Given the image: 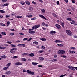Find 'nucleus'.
<instances>
[{
    "mask_svg": "<svg viewBox=\"0 0 77 77\" xmlns=\"http://www.w3.org/2000/svg\"><path fill=\"white\" fill-rule=\"evenodd\" d=\"M32 4H34V5H36V3L35 2H34V1H32Z\"/></svg>",
    "mask_w": 77,
    "mask_h": 77,
    "instance_id": "nucleus-49",
    "label": "nucleus"
},
{
    "mask_svg": "<svg viewBox=\"0 0 77 77\" xmlns=\"http://www.w3.org/2000/svg\"><path fill=\"white\" fill-rule=\"evenodd\" d=\"M7 44H12V42H7Z\"/></svg>",
    "mask_w": 77,
    "mask_h": 77,
    "instance_id": "nucleus-48",
    "label": "nucleus"
},
{
    "mask_svg": "<svg viewBox=\"0 0 77 77\" xmlns=\"http://www.w3.org/2000/svg\"><path fill=\"white\" fill-rule=\"evenodd\" d=\"M8 3L5 4L4 5H3L2 6H8Z\"/></svg>",
    "mask_w": 77,
    "mask_h": 77,
    "instance_id": "nucleus-28",
    "label": "nucleus"
},
{
    "mask_svg": "<svg viewBox=\"0 0 77 77\" xmlns=\"http://www.w3.org/2000/svg\"><path fill=\"white\" fill-rule=\"evenodd\" d=\"M31 39H32V38L30 37L29 38V39H28V40H27V41L28 42H29V41H31Z\"/></svg>",
    "mask_w": 77,
    "mask_h": 77,
    "instance_id": "nucleus-42",
    "label": "nucleus"
},
{
    "mask_svg": "<svg viewBox=\"0 0 77 77\" xmlns=\"http://www.w3.org/2000/svg\"><path fill=\"white\" fill-rule=\"evenodd\" d=\"M29 32L31 34H34V33H35V31H29Z\"/></svg>",
    "mask_w": 77,
    "mask_h": 77,
    "instance_id": "nucleus-10",
    "label": "nucleus"
},
{
    "mask_svg": "<svg viewBox=\"0 0 77 77\" xmlns=\"http://www.w3.org/2000/svg\"><path fill=\"white\" fill-rule=\"evenodd\" d=\"M1 34L3 35H6V33L5 32H1Z\"/></svg>",
    "mask_w": 77,
    "mask_h": 77,
    "instance_id": "nucleus-16",
    "label": "nucleus"
},
{
    "mask_svg": "<svg viewBox=\"0 0 77 77\" xmlns=\"http://www.w3.org/2000/svg\"><path fill=\"white\" fill-rule=\"evenodd\" d=\"M70 22L71 24H74L75 23V22L74 21V20H72Z\"/></svg>",
    "mask_w": 77,
    "mask_h": 77,
    "instance_id": "nucleus-15",
    "label": "nucleus"
},
{
    "mask_svg": "<svg viewBox=\"0 0 77 77\" xmlns=\"http://www.w3.org/2000/svg\"><path fill=\"white\" fill-rule=\"evenodd\" d=\"M23 61H26V58H23Z\"/></svg>",
    "mask_w": 77,
    "mask_h": 77,
    "instance_id": "nucleus-64",
    "label": "nucleus"
},
{
    "mask_svg": "<svg viewBox=\"0 0 77 77\" xmlns=\"http://www.w3.org/2000/svg\"><path fill=\"white\" fill-rule=\"evenodd\" d=\"M64 1L66 3H68V0H64Z\"/></svg>",
    "mask_w": 77,
    "mask_h": 77,
    "instance_id": "nucleus-61",
    "label": "nucleus"
},
{
    "mask_svg": "<svg viewBox=\"0 0 77 77\" xmlns=\"http://www.w3.org/2000/svg\"><path fill=\"white\" fill-rule=\"evenodd\" d=\"M10 52L11 53H12V54H14L15 53V51H13V50L11 49V50L10 51Z\"/></svg>",
    "mask_w": 77,
    "mask_h": 77,
    "instance_id": "nucleus-13",
    "label": "nucleus"
},
{
    "mask_svg": "<svg viewBox=\"0 0 77 77\" xmlns=\"http://www.w3.org/2000/svg\"><path fill=\"white\" fill-rule=\"evenodd\" d=\"M3 36L1 34H0V38H2Z\"/></svg>",
    "mask_w": 77,
    "mask_h": 77,
    "instance_id": "nucleus-60",
    "label": "nucleus"
},
{
    "mask_svg": "<svg viewBox=\"0 0 77 77\" xmlns=\"http://www.w3.org/2000/svg\"><path fill=\"white\" fill-rule=\"evenodd\" d=\"M57 5H59V1H58L57 2Z\"/></svg>",
    "mask_w": 77,
    "mask_h": 77,
    "instance_id": "nucleus-53",
    "label": "nucleus"
},
{
    "mask_svg": "<svg viewBox=\"0 0 77 77\" xmlns=\"http://www.w3.org/2000/svg\"><path fill=\"white\" fill-rule=\"evenodd\" d=\"M72 3H75V1L74 0H72Z\"/></svg>",
    "mask_w": 77,
    "mask_h": 77,
    "instance_id": "nucleus-58",
    "label": "nucleus"
},
{
    "mask_svg": "<svg viewBox=\"0 0 77 77\" xmlns=\"http://www.w3.org/2000/svg\"><path fill=\"white\" fill-rule=\"evenodd\" d=\"M11 47H13V48H15V47H16V45H15L11 44L10 45Z\"/></svg>",
    "mask_w": 77,
    "mask_h": 77,
    "instance_id": "nucleus-23",
    "label": "nucleus"
},
{
    "mask_svg": "<svg viewBox=\"0 0 77 77\" xmlns=\"http://www.w3.org/2000/svg\"><path fill=\"white\" fill-rule=\"evenodd\" d=\"M71 49H72V50H75V48L74 47H71L70 48Z\"/></svg>",
    "mask_w": 77,
    "mask_h": 77,
    "instance_id": "nucleus-57",
    "label": "nucleus"
},
{
    "mask_svg": "<svg viewBox=\"0 0 77 77\" xmlns=\"http://www.w3.org/2000/svg\"><path fill=\"white\" fill-rule=\"evenodd\" d=\"M45 22H43L42 23V26H45Z\"/></svg>",
    "mask_w": 77,
    "mask_h": 77,
    "instance_id": "nucleus-56",
    "label": "nucleus"
},
{
    "mask_svg": "<svg viewBox=\"0 0 77 77\" xmlns=\"http://www.w3.org/2000/svg\"><path fill=\"white\" fill-rule=\"evenodd\" d=\"M51 33H52V34H53V33H56V32L54 31H51L50 32Z\"/></svg>",
    "mask_w": 77,
    "mask_h": 77,
    "instance_id": "nucleus-22",
    "label": "nucleus"
},
{
    "mask_svg": "<svg viewBox=\"0 0 77 77\" xmlns=\"http://www.w3.org/2000/svg\"><path fill=\"white\" fill-rule=\"evenodd\" d=\"M10 74H11V71H8L5 72V74L6 75H9Z\"/></svg>",
    "mask_w": 77,
    "mask_h": 77,
    "instance_id": "nucleus-14",
    "label": "nucleus"
},
{
    "mask_svg": "<svg viewBox=\"0 0 77 77\" xmlns=\"http://www.w3.org/2000/svg\"><path fill=\"white\" fill-rule=\"evenodd\" d=\"M66 20H68V21H72V19H71V18H68L66 19Z\"/></svg>",
    "mask_w": 77,
    "mask_h": 77,
    "instance_id": "nucleus-36",
    "label": "nucleus"
},
{
    "mask_svg": "<svg viewBox=\"0 0 77 77\" xmlns=\"http://www.w3.org/2000/svg\"><path fill=\"white\" fill-rule=\"evenodd\" d=\"M23 72H26V70L24 69H23Z\"/></svg>",
    "mask_w": 77,
    "mask_h": 77,
    "instance_id": "nucleus-62",
    "label": "nucleus"
},
{
    "mask_svg": "<svg viewBox=\"0 0 77 77\" xmlns=\"http://www.w3.org/2000/svg\"><path fill=\"white\" fill-rule=\"evenodd\" d=\"M0 12H1V13H5V11L2 10H0Z\"/></svg>",
    "mask_w": 77,
    "mask_h": 77,
    "instance_id": "nucleus-37",
    "label": "nucleus"
},
{
    "mask_svg": "<svg viewBox=\"0 0 77 77\" xmlns=\"http://www.w3.org/2000/svg\"><path fill=\"white\" fill-rule=\"evenodd\" d=\"M55 42L57 43V42H63L60 40H55L54 41Z\"/></svg>",
    "mask_w": 77,
    "mask_h": 77,
    "instance_id": "nucleus-11",
    "label": "nucleus"
},
{
    "mask_svg": "<svg viewBox=\"0 0 77 77\" xmlns=\"http://www.w3.org/2000/svg\"><path fill=\"white\" fill-rule=\"evenodd\" d=\"M41 48L42 49L44 50V49H45V48L44 46H42L41 47Z\"/></svg>",
    "mask_w": 77,
    "mask_h": 77,
    "instance_id": "nucleus-44",
    "label": "nucleus"
},
{
    "mask_svg": "<svg viewBox=\"0 0 77 77\" xmlns=\"http://www.w3.org/2000/svg\"><path fill=\"white\" fill-rule=\"evenodd\" d=\"M26 72L28 74H31L32 75H34V72H32L29 70H27L26 71Z\"/></svg>",
    "mask_w": 77,
    "mask_h": 77,
    "instance_id": "nucleus-3",
    "label": "nucleus"
},
{
    "mask_svg": "<svg viewBox=\"0 0 77 77\" xmlns=\"http://www.w3.org/2000/svg\"><path fill=\"white\" fill-rule=\"evenodd\" d=\"M16 65H22V63L20 62H17L15 63Z\"/></svg>",
    "mask_w": 77,
    "mask_h": 77,
    "instance_id": "nucleus-8",
    "label": "nucleus"
},
{
    "mask_svg": "<svg viewBox=\"0 0 77 77\" xmlns=\"http://www.w3.org/2000/svg\"><path fill=\"white\" fill-rule=\"evenodd\" d=\"M29 11H32L33 9V7H30L29 8Z\"/></svg>",
    "mask_w": 77,
    "mask_h": 77,
    "instance_id": "nucleus-26",
    "label": "nucleus"
},
{
    "mask_svg": "<svg viewBox=\"0 0 77 77\" xmlns=\"http://www.w3.org/2000/svg\"><path fill=\"white\" fill-rule=\"evenodd\" d=\"M73 37L74 38H77V35H73Z\"/></svg>",
    "mask_w": 77,
    "mask_h": 77,
    "instance_id": "nucleus-63",
    "label": "nucleus"
},
{
    "mask_svg": "<svg viewBox=\"0 0 77 77\" xmlns=\"http://www.w3.org/2000/svg\"><path fill=\"white\" fill-rule=\"evenodd\" d=\"M40 60H44V58L42 57H41L40 58Z\"/></svg>",
    "mask_w": 77,
    "mask_h": 77,
    "instance_id": "nucleus-54",
    "label": "nucleus"
},
{
    "mask_svg": "<svg viewBox=\"0 0 77 77\" xmlns=\"http://www.w3.org/2000/svg\"><path fill=\"white\" fill-rule=\"evenodd\" d=\"M40 26L41 25L38 24V25H35L32 27V29H34L35 30H36L37 28H38L40 27Z\"/></svg>",
    "mask_w": 77,
    "mask_h": 77,
    "instance_id": "nucleus-2",
    "label": "nucleus"
},
{
    "mask_svg": "<svg viewBox=\"0 0 77 77\" xmlns=\"http://www.w3.org/2000/svg\"><path fill=\"white\" fill-rule=\"evenodd\" d=\"M26 17H28V18H32L33 17V15H27L26 16Z\"/></svg>",
    "mask_w": 77,
    "mask_h": 77,
    "instance_id": "nucleus-12",
    "label": "nucleus"
},
{
    "mask_svg": "<svg viewBox=\"0 0 77 77\" xmlns=\"http://www.w3.org/2000/svg\"><path fill=\"white\" fill-rule=\"evenodd\" d=\"M7 26H9V24H10V22L9 21H8L7 22Z\"/></svg>",
    "mask_w": 77,
    "mask_h": 77,
    "instance_id": "nucleus-39",
    "label": "nucleus"
},
{
    "mask_svg": "<svg viewBox=\"0 0 77 77\" xmlns=\"http://www.w3.org/2000/svg\"><path fill=\"white\" fill-rule=\"evenodd\" d=\"M42 29H43V30H47V29L45 28L42 27Z\"/></svg>",
    "mask_w": 77,
    "mask_h": 77,
    "instance_id": "nucleus-55",
    "label": "nucleus"
},
{
    "mask_svg": "<svg viewBox=\"0 0 77 77\" xmlns=\"http://www.w3.org/2000/svg\"><path fill=\"white\" fill-rule=\"evenodd\" d=\"M11 65V63H9L7 65V66L8 67H9V66H10V65Z\"/></svg>",
    "mask_w": 77,
    "mask_h": 77,
    "instance_id": "nucleus-27",
    "label": "nucleus"
},
{
    "mask_svg": "<svg viewBox=\"0 0 77 77\" xmlns=\"http://www.w3.org/2000/svg\"><path fill=\"white\" fill-rule=\"evenodd\" d=\"M25 44H22V47H25Z\"/></svg>",
    "mask_w": 77,
    "mask_h": 77,
    "instance_id": "nucleus-59",
    "label": "nucleus"
},
{
    "mask_svg": "<svg viewBox=\"0 0 77 77\" xmlns=\"http://www.w3.org/2000/svg\"><path fill=\"white\" fill-rule=\"evenodd\" d=\"M39 17H41V18H43V19H44V20H47V18H46V17H44V16L43 15H42L41 14H40L39 15Z\"/></svg>",
    "mask_w": 77,
    "mask_h": 77,
    "instance_id": "nucleus-5",
    "label": "nucleus"
},
{
    "mask_svg": "<svg viewBox=\"0 0 77 77\" xmlns=\"http://www.w3.org/2000/svg\"><path fill=\"white\" fill-rule=\"evenodd\" d=\"M60 23H61V25L62 26V27L63 28H64V27H65V26L64 25V22H62V21H60Z\"/></svg>",
    "mask_w": 77,
    "mask_h": 77,
    "instance_id": "nucleus-7",
    "label": "nucleus"
},
{
    "mask_svg": "<svg viewBox=\"0 0 77 77\" xmlns=\"http://www.w3.org/2000/svg\"><path fill=\"white\" fill-rule=\"evenodd\" d=\"M0 25L1 26H5V24L4 23H0Z\"/></svg>",
    "mask_w": 77,
    "mask_h": 77,
    "instance_id": "nucleus-33",
    "label": "nucleus"
},
{
    "mask_svg": "<svg viewBox=\"0 0 77 77\" xmlns=\"http://www.w3.org/2000/svg\"><path fill=\"white\" fill-rule=\"evenodd\" d=\"M41 11H42V13L43 14L45 13V9H41Z\"/></svg>",
    "mask_w": 77,
    "mask_h": 77,
    "instance_id": "nucleus-19",
    "label": "nucleus"
},
{
    "mask_svg": "<svg viewBox=\"0 0 77 77\" xmlns=\"http://www.w3.org/2000/svg\"><path fill=\"white\" fill-rule=\"evenodd\" d=\"M19 34L21 35H24V34L23 32H20Z\"/></svg>",
    "mask_w": 77,
    "mask_h": 77,
    "instance_id": "nucleus-50",
    "label": "nucleus"
},
{
    "mask_svg": "<svg viewBox=\"0 0 77 77\" xmlns=\"http://www.w3.org/2000/svg\"><path fill=\"white\" fill-rule=\"evenodd\" d=\"M10 17V15H7L6 16V18H9Z\"/></svg>",
    "mask_w": 77,
    "mask_h": 77,
    "instance_id": "nucleus-47",
    "label": "nucleus"
},
{
    "mask_svg": "<svg viewBox=\"0 0 77 77\" xmlns=\"http://www.w3.org/2000/svg\"><path fill=\"white\" fill-rule=\"evenodd\" d=\"M1 57H2V59H6V58L7 57L6 55H3L1 56Z\"/></svg>",
    "mask_w": 77,
    "mask_h": 77,
    "instance_id": "nucleus-17",
    "label": "nucleus"
},
{
    "mask_svg": "<svg viewBox=\"0 0 77 77\" xmlns=\"http://www.w3.org/2000/svg\"><path fill=\"white\" fill-rule=\"evenodd\" d=\"M16 17L17 18H21L22 17V16H17Z\"/></svg>",
    "mask_w": 77,
    "mask_h": 77,
    "instance_id": "nucleus-35",
    "label": "nucleus"
},
{
    "mask_svg": "<svg viewBox=\"0 0 77 77\" xmlns=\"http://www.w3.org/2000/svg\"><path fill=\"white\" fill-rule=\"evenodd\" d=\"M66 32L69 36H72V33L69 30H66Z\"/></svg>",
    "mask_w": 77,
    "mask_h": 77,
    "instance_id": "nucleus-1",
    "label": "nucleus"
},
{
    "mask_svg": "<svg viewBox=\"0 0 77 77\" xmlns=\"http://www.w3.org/2000/svg\"><path fill=\"white\" fill-rule=\"evenodd\" d=\"M31 20H36V17H34V18H32L31 19Z\"/></svg>",
    "mask_w": 77,
    "mask_h": 77,
    "instance_id": "nucleus-40",
    "label": "nucleus"
},
{
    "mask_svg": "<svg viewBox=\"0 0 77 77\" xmlns=\"http://www.w3.org/2000/svg\"><path fill=\"white\" fill-rule=\"evenodd\" d=\"M28 39V38H25L23 39V41H26V40H27Z\"/></svg>",
    "mask_w": 77,
    "mask_h": 77,
    "instance_id": "nucleus-45",
    "label": "nucleus"
},
{
    "mask_svg": "<svg viewBox=\"0 0 77 77\" xmlns=\"http://www.w3.org/2000/svg\"><path fill=\"white\" fill-rule=\"evenodd\" d=\"M29 56H30L31 57H33V56H34V54L33 53H31L29 54Z\"/></svg>",
    "mask_w": 77,
    "mask_h": 77,
    "instance_id": "nucleus-21",
    "label": "nucleus"
},
{
    "mask_svg": "<svg viewBox=\"0 0 77 77\" xmlns=\"http://www.w3.org/2000/svg\"><path fill=\"white\" fill-rule=\"evenodd\" d=\"M44 51H38V53H43V52H44Z\"/></svg>",
    "mask_w": 77,
    "mask_h": 77,
    "instance_id": "nucleus-34",
    "label": "nucleus"
},
{
    "mask_svg": "<svg viewBox=\"0 0 77 77\" xmlns=\"http://www.w3.org/2000/svg\"><path fill=\"white\" fill-rule=\"evenodd\" d=\"M53 15L54 17H57V15H56V14L54 13L53 14Z\"/></svg>",
    "mask_w": 77,
    "mask_h": 77,
    "instance_id": "nucleus-38",
    "label": "nucleus"
},
{
    "mask_svg": "<svg viewBox=\"0 0 77 77\" xmlns=\"http://www.w3.org/2000/svg\"><path fill=\"white\" fill-rule=\"evenodd\" d=\"M33 44H36V45H37L38 44V42H33Z\"/></svg>",
    "mask_w": 77,
    "mask_h": 77,
    "instance_id": "nucleus-43",
    "label": "nucleus"
},
{
    "mask_svg": "<svg viewBox=\"0 0 77 77\" xmlns=\"http://www.w3.org/2000/svg\"><path fill=\"white\" fill-rule=\"evenodd\" d=\"M68 67L70 69L73 70V71H74V70H75V69H74V68L73 67H72V66H68Z\"/></svg>",
    "mask_w": 77,
    "mask_h": 77,
    "instance_id": "nucleus-6",
    "label": "nucleus"
},
{
    "mask_svg": "<svg viewBox=\"0 0 77 77\" xmlns=\"http://www.w3.org/2000/svg\"><path fill=\"white\" fill-rule=\"evenodd\" d=\"M11 49L13 51H16L17 50V49L16 48H12Z\"/></svg>",
    "mask_w": 77,
    "mask_h": 77,
    "instance_id": "nucleus-41",
    "label": "nucleus"
},
{
    "mask_svg": "<svg viewBox=\"0 0 77 77\" xmlns=\"http://www.w3.org/2000/svg\"><path fill=\"white\" fill-rule=\"evenodd\" d=\"M19 47H22V44H19L17 45Z\"/></svg>",
    "mask_w": 77,
    "mask_h": 77,
    "instance_id": "nucleus-52",
    "label": "nucleus"
},
{
    "mask_svg": "<svg viewBox=\"0 0 77 77\" xmlns=\"http://www.w3.org/2000/svg\"><path fill=\"white\" fill-rule=\"evenodd\" d=\"M65 51L63 50H61V54H65Z\"/></svg>",
    "mask_w": 77,
    "mask_h": 77,
    "instance_id": "nucleus-32",
    "label": "nucleus"
},
{
    "mask_svg": "<svg viewBox=\"0 0 77 77\" xmlns=\"http://www.w3.org/2000/svg\"><path fill=\"white\" fill-rule=\"evenodd\" d=\"M28 54V53H23L22 54V55H23V56H26V55H27Z\"/></svg>",
    "mask_w": 77,
    "mask_h": 77,
    "instance_id": "nucleus-29",
    "label": "nucleus"
},
{
    "mask_svg": "<svg viewBox=\"0 0 77 77\" xmlns=\"http://www.w3.org/2000/svg\"><path fill=\"white\" fill-rule=\"evenodd\" d=\"M40 40L43 41H46V39L45 38H40Z\"/></svg>",
    "mask_w": 77,
    "mask_h": 77,
    "instance_id": "nucleus-24",
    "label": "nucleus"
},
{
    "mask_svg": "<svg viewBox=\"0 0 77 77\" xmlns=\"http://www.w3.org/2000/svg\"><path fill=\"white\" fill-rule=\"evenodd\" d=\"M55 26L58 29H59V30H60V29H61V26H60V25L58 24H56L55 25Z\"/></svg>",
    "mask_w": 77,
    "mask_h": 77,
    "instance_id": "nucleus-4",
    "label": "nucleus"
},
{
    "mask_svg": "<svg viewBox=\"0 0 77 77\" xmlns=\"http://www.w3.org/2000/svg\"><path fill=\"white\" fill-rule=\"evenodd\" d=\"M20 3V4L22 5H25V2L24 1H21Z\"/></svg>",
    "mask_w": 77,
    "mask_h": 77,
    "instance_id": "nucleus-18",
    "label": "nucleus"
},
{
    "mask_svg": "<svg viewBox=\"0 0 77 77\" xmlns=\"http://www.w3.org/2000/svg\"><path fill=\"white\" fill-rule=\"evenodd\" d=\"M7 1V0H2V2H3V3H5V2H6Z\"/></svg>",
    "mask_w": 77,
    "mask_h": 77,
    "instance_id": "nucleus-46",
    "label": "nucleus"
},
{
    "mask_svg": "<svg viewBox=\"0 0 77 77\" xmlns=\"http://www.w3.org/2000/svg\"><path fill=\"white\" fill-rule=\"evenodd\" d=\"M10 35L11 36H14V33H10Z\"/></svg>",
    "mask_w": 77,
    "mask_h": 77,
    "instance_id": "nucleus-51",
    "label": "nucleus"
},
{
    "mask_svg": "<svg viewBox=\"0 0 77 77\" xmlns=\"http://www.w3.org/2000/svg\"><path fill=\"white\" fill-rule=\"evenodd\" d=\"M57 45L58 46H59V47H62L63 46V45L60 44H58Z\"/></svg>",
    "mask_w": 77,
    "mask_h": 77,
    "instance_id": "nucleus-31",
    "label": "nucleus"
},
{
    "mask_svg": "<svg viewBox=\"0 0 77 77\" xmlns=\"http://www.w3.org/2000/svg\"><path fill=\"white\" fill-rule=\"evenodd\" d=\"M57 53L58 54H62V50H59Z\"/></svg>",
    "mask_w": 77,
    "mask_h": 77,
    "instance_id": "nucleus-30",
    "label": "nucleus"
},
{
    "mask_svg": "<svg viewBox=\"0 0 77 77\" xmlns=\"http://www.w3.org/2000/svg\"><path fill=\"white\" fill-rule=\"evenodd\" d=\"M32 65H38V63H34L32 62Z\"/></svg>",
    "mask_w": 77,
    "mask_h": 77,
    "instance_id": "nucleus-25",
    "label": "nucleus"
},
{
    "mask_svg": "<svg viewBox=\"0 0 77 77\" xmlns=\"http://www.w3.org/2000/svg\"><path fill=\"white\" fill-rule=\"evenodd\" d=\"M9 69V67H5L3 68V70H6L7 69Z\"/></svg>",
    "mask_w": 77,
    "mask_h": 77,
    "instance_id": "nucleus-20",
    "label": "nucleus"
},
{
    "mask_svg": "<svg viewBox=\"0 0 77 77\" xmlns=\"http://www.w3.org/2000/svg\"><path fill=\"white\" fill-rule=\"evenodd\" d=\"M25 3L27 5H30V2L28 1H25Z\"/></svg>",
    "mask_w": 77,
    "mask_h": 77,
    "instance_id": "nucleus-9",
    "label": "nucleus"
}]
</instances>
